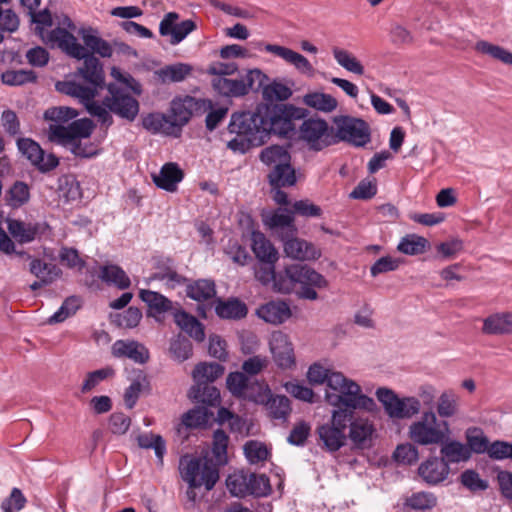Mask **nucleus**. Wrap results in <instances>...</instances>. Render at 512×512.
<instances>
[{"mask_svg":"<svg viewBox=\"0 0 512 512\" xmlns=\"http://www.w3.org/2000/svg\"><path fill=\"white\" fill-rule=\"evenodd\" d=\"M376 397L385 413L391 419H410L421 410V402L416 397H399L392 389L380 387Z\"/></svg>","mask_w":512,"mask_h":512,"instance_id":"obj_9","label":"nucleus"},{"mask_svg":"<svg viewBox=\"0 0 512 512\" xmlns=\"http://www.w3.org/2000/svg\"><path fill=\"white\" fill-rule=\"evenodd\" d=\"M268 181L272 188L290 187L295 185L297 178L290 162L273 167L268 174Z\"/></svg>","mask_w":512,"mask_h":512,"instance_id":"obj_36","label":"nucleus"},{"mask_svg":"<svg viewBox=\"0 0 512 512\" xmlns=\"http://www.w3.org/2000/svg\"><path fill=\"white\" fill-rule=\"evenodd\" d=\"M440 455L447 466L467 462L471 458L470 449L466 444L450 438L440 444Z\"/></svg>","mask_w":512,"mask_h":512,"instance_id":"obj_27","label":"nucleus"},{"mask_svg":"<svg viewBox=\"0 0 512 512\" xmlns=\"http://www.w3.org/2000/svg\"><path fill=\"white\" fill-rule=\"evenodd\" d=\"M405 505L418 511L431 510L437 505V497L432 492H415L406 499Z\"/></svg>","mask_w":512,"mask_h":512,"instance_id":"obj_54","label":"nucleus"},{"mask_svg":"<svg viewBox=\"0 0 512 512\" xmlns=\"http://www.w3.org/2000/svg\"><path fill=\"white\" fill-rule=\"evenodd\" d=\"M409 438L415 444L422 446L440 445L451 435L447 420L438 419L434 411L423 412L419 420L409 426Z\"/></svg>","mask_w":512,"mask_h":512,"instance_id":"obj_6","label":"nucleus"},{"mask_svg":"<svg viewBox=\"0 0 512 512\" xmlns=\"http://www.w3.org/2000/svg\"><path fill=\"white\" fill-rule=\"evenodd\" d=\"M95 125L92 120L82 118L74 120L67 126L54 125L51 128L49 141L64 147L70 146V151L76 157L91 158L98 154L97 147L91 143H82L93 133Z\"/></svg>","mask_w":512,"mask_h":512,"instance_id":"obj_4","label":"nucleus"},{"mask_svg":"<svg viewBox=\"0 0 512 512\" xmlns=\"http://www.w3.org/2000/svg\"><path fill=\"white\" fill-rule=\"evenodd\" d=\"M250 45L257 50H264L268 53H271L281 59H283L286 63L294 66V68L300 72L301 74L307 76L314 75V68L309 60L304 57L302 54L276 44H264L262 41H251Z\"/></svg>","mask_w":512,"mask_h":512,"instance_id":"obj_14","label":"nucleus"},{"mask_svg":"<svg viewBox=\"0 0 512 512\" xmlns=\"http://www.w3.org/2000/svg\"><path fill=\"white\" fill-rule=\"evenodd\" d=\"M415 443H404L396 447L394 451V459L398 463L412 465L419 459V452Z\"/></svg>","mask_w":512,"mask_h":512,"instance_id":"obj_64","label":"nucleus"},{"mask_svg":"<svg viewBox=\"0 0 512 512\" xmlns=\"http://www.w3.org/2000/svg\"><path fill=\"white\" fill-rule=\"evenodd\" d=\"M60 196L67 202L75 201L81 198L82 192L79 182L73 177H63L59 184Z\"/></svg>","mask_w":512,"mask_h":512,"instance_id":"obj_63","label":"nucleus"},{"mask_svg":"<svg viewBox=\"0 0 512 512\" xmlns=\"http://www.w3.org/2000/svg\"><path fill=\"white\" fill-rule=\"evenodd\" d=\"M172 315L174 322L181 330L197 342L204 341L205 332L203 324L196 317L183 310L179 303H176V310L173 311Z\"/></svg>","mask_w":512,"mask_h":512,"instance_id":"obj_20","label":"nucleus"},{"mask_svg":"<svg viewBox=\"0 0 512 512\" xmlns=\"http://www.w3.org/2000/svg\"><path fill=\"white\" fill-rule=\"evenodd\" d=\"M100 279L108 285L124 290L130 287L131 281L126 272L118 265L108 264L101 266Z\"/></svg>","mask_w":512,"mask_h":512,"instance_id":"obj_34","label":"nucleus"},{"mask_svg":"<svg viewBox=\"0 0 512 512\" xmlns=\"http://www.w3.org/2000/svg\"><path fill=\"white\" fill-rule=\"evenodd\" d=\"M192 72V66L187 63L166 65L155 71V76L162 84L184 81Z\"/></svg>","mask_w":512,"mask_h":512,"instance_id":"obj_32","label":"nucleus"},{"mask_svg":"<svg viewBox=\"0 0 512 512\" xmlns=\"http://www.w3.org/2000/svg\"><path fill=\"white\" fill-rule=\"evenodd\" d=\"M264 224L272 230H281V235H295L297 229L294 225V214L287 209H277L265 216Z\"/></svg>","mask_w":512,"mask_h":512,"instance_id":"obj_26","label":"nucleus"},{"mask_svg":"<svg viewBox=\"0 0 512 512\" xmlns=\"http://www.w3.org/2000/svg\"><path fill=\"white\" fill-rule=\"evenodd\" d=\"M260 160L267 166L276 167L280 164L284 165L289 163L291 161V156L284 147L272 145L261 151Z\"/></svg>","mask_w":512,"mask_h":512,"instance_id":"obj_49","label":"nucleus"},{"mask_svg":"<svg viewBox=\"0 0 512 512\" xmlns=\"http://www.w3.org/2000/svg\"><path fill=\"white\" fill-rule=\"evenodd\" d=\"M190 102L191 100L189 95H186L182 98H175L171 102V114L169 118L171 120V124H173V128L177 136L181 134L182 128L189 122V120L193 116Z\"/></svg>","mask_w":512,"mask_h":512,"instance_id":"obj_24","label":"nucleus"},{"mask_svg":"<svg viewBox=\"0 0 512 512\" xmlns=\"http://www.w3.org/2000/svg\"><path fill=\"white\" fill-rule=\"evenodd\" d=\"M450 473V467L442 457L430 456L418 467V475L429 485H438L444 482Z\"/></svg>","mask_w":512,"mask_h":512,"instance_id":"obj_18","label":"nucleus"},{"mask_svg":"<svg viewBox=\"0 0 512 512\" xmlns=\"http://www.w3.org/2000/svg\"><path fill=\"white\" fill-rule=\"evenodd\" d=\"M265 125L262 105L254 111L233 113L227 129L235 137L227 141V148L234 153L245 154L251 147L263 145L268 139Z\"/></svg>","mask_w":512,"mask_h":512,"instance_id":"obj_2","label":"nucleus"},{"mask_svg":"<svg viewBox=\"0 0 512 512\" xmlns=\"http://www.w3.org/2000/svg\"><path fill=\"white\" fill-rule=\"evenodd\" d=\"M335 139L347 142L355 147H364L371 141V131L368 123L361 118L340 116L335 118Z\"/></svg>","mask_w":512,"mask_h":512,"instance_id":"obj_10","label":"nucleus"},{"mask_svg":"<svg viewBox=\"0 0 512 512\" xmlns=\"http://www.w3.org/2000/svg\"><path fill=\"white\" fill-rule=\"evenodd\" d=\"M248 309L245 303L239 299L223 301L217 299L215 313L222 319H241L247 315Z\"/></svg>","mask_w":512,"mask_h":512,"instance_id":"obj_35","label":"nucleus"},{"mask_svg":"<svg viewBox=\"0 0 512 512\" xmlns=\"http://www.w3.org/2000/svg\"><path fill=\"white\" fill-rule=\"evenodd\" d=\"M183 177L182 170L176 163L172 162L164 164L158 174L152 175L154 184L168 192H174Z\"/></svg>","mask_w":512,"mask_h":512,"instance_id":"obj_23","label":"nucleus"},{"mask_svg":"<svg viewBox=\"0 0 512 512\" xmlns=\"http://www.w3.org/2000/svg\"><path fill=\"white\" fill-rule=\"evenodd\" d=\"M213 89L224 97H242L246 95V88L240 79L216 77L212 80Z\"/></svg>","mask_w":512,"mask_h":512,"instance_id":"obj_38","label":"nucleus"},{"mask_svg":"<svg viewBox=\"0 0 512 512\" xmlns=\"http://www.w3.org/2000/svg\"><path fill=\"white\" fill-rule=\"evenodd\" d=\"M212 413L206 407H195L182 415V424L187 428H198L205 426Z\"/></svg>","mask_w":512,"mask_h":512,"instance_id":"obj_58","label":"nucleus"},{"mask_svg":"<svg viewBox=\"0 0 512 512\" xmlns=\"http://www.w3.org/2000/svg\"><path fill=\"white\" fill-rule=\"evenodd\" d=\"M48 41L52 44L56 43L69 56L83 60V65L78 71L88 83L85 85L76 81H59L56 84L57 90L79 99L87 112L97 118L101 126L108 129L114 122L111 111L103 104V101L100 103L94 100L98 90L105 86L104 70L99 59L89 54L73 34L64 30L57 29L51 32Z\"/></svg>","mask_w":512,"mask_h":512,"instance_id":"obj_1","label":"nucleus"},{"mask_svg":"<svg viewBox=\"0 0 512 512\" xmlns=\"http://www.w3.org/2000/svg\"><path fill=\"white\" fill-rule=\"evenodd\" d=\"M458 412V397L451 391H444L438 398L437 414L440 418L453 417Z\"/></svg>","mask_w":512,"mask_h":512,"instance_id":"obj_53","label":"nucleus"},{"mask_svg":"<svg viewBox=\"0 0 512 512\" xmlns=\"http://www.w3.org/2000/svg\"><path fill=\"white\" fill-rule=\"evenodd\" d=\"M186 295L197 302L212 299L216 295L215 283L208 279H198L187 284Z\"/></svg>","mask_w":512,"mask_h":512,"instance_id":"obj_37","label":"nucleus"},{"mask_svg":"<svg viewBox=\"0 0 512 512\" xmlns=\"http://www.w3.org/2000/svg\"><path fill=\"white\" fill-rule=\"evenodd\" d=\"M325 400L335 408H350L374 412L377 409L373 398L362 393V389L355 381L349 382L341 394L325 393Z\"/></svg>","mask_w":512,"mask_h":512,"instance_id":"obj_11","label":"nucleus"},{"mask_svg":"<svg viewBox=\"0 0 512 512\" xmlns=\"http://www.w3.org/2000/svg\"><path fill=\"white\" fill-rule=\"evenodd\" d=\"M111 353L115 358H127L138 364H145L150 359L148 348L136 340H116Z\"/></svg>","mask_w":512,"mask_h":512,"instance_id":"obj_17","label":"nucleus"},{"mask_svg":"<svg viewBox=\"0 0 512 512\" xmlns=\"http://www.w3.org/2000/svg\"><path fill=\"white\" fill-rule=\"evenodd\" d=\"M224 367L219 363L201 362L197 364L193 370L192 376L195 384L208 383L211 384L224 374Z\"/></svg>","mask_w":512,"mask_h":512,"instance_id":"obj_42","label":"nucleus"},{"mask_svg":"<svg viewBox=\"0 0 512 512\" xmlns=\"http://www.w3.org/2000/svg\"><path fill=\"white\" fill-rule=\"evenodd\" d=\"M149 387L147 376L143 373L139 374L124 392V401L128 409H133L137 403L142 390Z\"/></svg>","mask_w":512,"mask_h":512,"instance_id":"obj_56","label":"nucleus"},{"mask_svg":"<svg viewBox=\"0 0 512 512\" xmlns=\"http://www.w3.org/2000/svg\"><path fill=\"white\" fill-rule=\"evenodd\" d=\"M256 315L267 323L279 325L287 321L292 313L289 305L285 301H269L261 305Z\"/></svg>","mask_w":512,"mask_h":512,"instance_id":"obj_22","label":"nucleus"},{"mask_svg":"<svg viewBox=\"0 0 512 512\" xmlns=\"http://www.w3.org/2000/svg\"><path fill=\"white\" fill-rule=\"evenodd\" d=\"M139 297L148 306V315L158 321L160 320V316L168 312L173 314V311L176 310V303H173L169 298L159 292L141 289Z\"/></svg>","mask_w":512,"mask_h":512,"instance_id":"obj_19","label":"nucleus"},{"mask_svg":"<svg viewBox=\"0 0 512 512\" xmlns=\"http://www.w3.org/2000/svg\"><path fill=\"white\" fill-rule=\"evenodd\" d=\"M284 253L287 257L306 261L315 260L320 257V251L312 243L297 238L295 235H282Z\"/></svg>","mask_w":512,"mask_h":512,"instance_id":"obj_16","label":"nucleus"},{"mask_svg":"<svg viewBox=\"0 0 512 512\" xmlns=\"http://www.w3.org/2000/svg\"><path fill=\"white\" fill-rule=\"evenodd\" d=\"M301 121L296 135L310 150L321 151L337 143L333 127H330L324 119L305 117Z\"/></svg>","mask_w":512,"mask_h":512,"instance_id":"obj_8","label":"nucleus"},{"mask_svg":"<svg viewBox=\"0 0 512 512\" xmlns=\"http://www.w3.org/2000/svg\"><path fill=\"white\" fill-rule=\"evenodd\" d=\"M179 470L183 481L188 484L186 498L189 508L196 505L198 495L196 489L204 486L206 491H211L219 480V472L210 461L203 460L200 456L186 454L180 458Z\"/></svg>","mask_w":512,"mask_h":512,"instance_id":"obj_3","label":"nucleus"},{"mask_svg":"<svg viewBox=\"0 0 512 512\" xmlns=\"http://www.w3.org/2000/svg\"><path fill=\"white\" fill-rule=\"evenodd\" d=\"M30 13H31L32 22L36 24V29L39 30V34H40L42 40L52 48L58 47L59 49H61L56 43L52 44L48 41V37L51 32H53L57 29H60V30H64L67 33H69L67 28L72 29V30L75 29V25L72 22V20L68 16H64L61 24L63 26H65L66 28L56 27L50 31H44L45 27H51L52 23H53L52 16H51V13L49 12V10L44 9L39 12H35V10H34ZM70 34H72V33L70 32Z\"/></svg>","mask_w":512,"mask_h":512,"instance_id":"obj_21","label":"nucleus"},{"mask_svg":"<svg viewBox=\"0 0 512 512\" xmlns=\"http://www.w3.org/2000/svg\"><path fill=\"white\" fill-rule=\"evenodd\" d=\"M374 432V426L368 419L358 418L350 423L349 437L356 445L363 444Z\"/></svg>","mask_w":512,"mask_h":512,"instance_id":"obj_48","label":"nucleus"},{"mask_svg":"<svg viewBox=\"0 0 512 512\" xmlns=\"http://www.w3.org/2000/svg\"><path fill=\"white\" fill-rule=\"evenodd\" d=\"M251 249L258 261L278 260L279 253L272 242L260 231L251 234Z\"/></svg>","mask_w":512,"mask_h":512,"instance_id":"obj_30","label":"nucleus"},{"mask_svg":"<svg viewBox=\"0 0 512 512\" xmlns=\"http://www.w3.org/2000/svg\"><path fill=\"white\" fill-rule=\"evenodd\" d=\"M143 127L152 134H164L178 137L169 116L162 113H150L142 120Z\"/></svg>","mask_w":512,"mask_h":512,"instance_id":"obj_33","label":"nucleus"},{"mask_svg":"<svg viewBox=\"0 0 512 512\" xmlns=\"http://www.w3.org/2000/svg\"><path fill=\"white\" fill-rule=\"evenodd\" d=\"M269 349L278 368L288 370L296 366L294 348L287 334L281 331L273 332L269 340Z\"/></svg>","mask_w":512,"mask_h":512,"instance_id":"obj_15","label":"nucleus"},{"mask_svg":"<svg viewBox=\"0 0 512 512\" xmlns=\"http://www.w3.org/2000/svg\"><path fill=\"white\" fill-rule=\"evenodd\" d=\"M169 351L175 360L183 362L191 357L192 344L185 337L178 336L171 340Z\"/></svg>","mask_w":512,"mask_h":512,"instance_id":"obj_62","label":"nucleus"},{"mask_svg":"<svg viewBox=\"0 0 512 512\" xmlns=\"http://www.w3.org/2000/svg\"><path fill=\"white\" fill-rule=\"evenodd\" d=\"M83 41L85 44L84 49L92 56H94L92 53H96L103 58H109L113 54L112 45L99 36L84 34ZM81 46L83 47V45Z\"/></svg>","mask_w":512,"mask_h":512,"instance_id":"obj_51","label":"nucleus"},{"mask_svg":"<svg viewBox=\"0 0 512 512\" xmlns=\"http://www.w3.org/2000/svg\"><path fill=\"white\" fill-rule=\"evenodd\" d=\"M266 409L271 419L287 421L291 413V403L284 395H271L266 402Z\"/></svg>","mask_w":512,"mask_h":512,"instance_id":"obj_41","label":"nucleus"},{"mask_svg":"<svg viewBox=\"0 0 512 512\" xmlns=\"http://www.w3.org/2000/svg\"><path fill=\"white\" fill-rule=\"evenodd\" d=\"M226 385L233 395L258 401V398L250 393V379L243 372H231L227 376Z\"/></svg>","mask_w":512,"mask_h":512,"instance_id":"obj_39","label":"nucleus"},{"mask_svg":"<svg viewBox=\"0 0 512 512\" xmlns=\"http://www.w3.org/2000/svg\"><path fill=\"white\" fill-rule=\"evenodd\" d=\"M78 116V111L76 109L60 106V107H52L47 109L44 112V118L48 121H51L47 130V137L49 138L51 133V128L54 125L66 126L65 124Z\"/></svg>","mask_w":512,"mask_h":512,"instance_id":"obj_43","label":"nucleus"},{"mask_svg":"<svg viewBox=\"0 0 512 512\" xmlns=\"http://www.w3.org/2000/svg\"><path fill=\"white\" fill-rule=\"evenodd\" d=\"M318 435L326 449L330 452L338 451L346 440V434L338 428L330 426L329 423L318 427Z\"/></svg>","mask_w":512,"mask_h":512,"instance_id":"obj_40","label":"nucleus"},{"mask_svg":"<svg viewBox=\"0 0 512 512\" xmlns=\"http://www.w3.org/2000/svg\"><path fill=\"white\" fill-rule=\"evenodd\" d=\"M465 437L466 446L470 449L471 457L473 453L487 454L490 442L482 429L477 427L468 428L465 432Z\"/></svg>","mask_w":512,"mask_h":512,"instance_id":"obj_44","label":"nucleus"},{"mask_svg":"<svg viewBox=\"0 0 512 512\" xmlns=\"http://www.w3.org/2000/svg\"><path fill=\"white\" fill-rule=\"evenodd\" d=\"M277 261L278 260L258 261L254 266L255 279L264 286L272 285V282L275 279V264Z\"/></svg>","mask_w":512,"mask_h":512,"instance_id":"obj_60","label":"nucleus"},{"mask_svg":"<svg viewBox=\"0 0 512 512\" xmlns=\"http://www.w3.org/2000/svg\"><path fill=\"white\" fill-rule=\"evenodd\" d=\"M30 272L39 280L50 279V284L61 275V270L56 265L41 259H33L30 262Z\"/></svg>","mask_w":512,"mask_h":512,"instance_id":"obj_55","label":"nucleus"},{"mask_svg":"<svg viewBox=\"0 0 512 512\" xmlns=\"http://www.w3.org/2000/svg\"><path fill=\"white\" fill-rule=\"evenodd\" d=\"M228 435L222 429H216L213 432V442H212V455L213 458L209 456L200 457L203 460L210 461L214 466H216L219 471V467L227 464V447H228Z\"/></svg>","mask_w":512,"mask_h":512,"instance_id":"obj_31","label":"nucleus"},{"mask_svg":"<svg viewBox=\"0 0 512 512\" xmlns=\"http://www.w3.org/2000/svg\"><path fill=\"white\" fill-rule=\"evenodd\" d=\"M307 106L322 112H332L337 107V100L330 94L322 92H311L303 97Z\"/></svg>","mask_w":512,"mask_h":512,"instance_id":"obj_47","label":"nucleus"},{"mask_svg":"<svg viewBox=\"0 0 512 512\" xmlns=\"http://www.w3.org/2000/svg\"><path fill=\"white\" fill-rule=\"evenodd\" d=\"M107 91L103 104L119 117L134 121L139 113L138 101L117 83H109Z\"/></svg>","mask_w":512,"mask_h":512,"instance_id":"obj_12","label":"nucleus"},{"mask_svg":"<svg viewBox=\"0 0 512 512\" xmlns=\"http://www.w3.org/2000/svg\"><path fill=\"white\" fill-rule=\"evenodd\" d=\"M17 147L21 154L42 173L50 172L59 165V159L55 154L46 153L31 138H19Z\"/></svg>","mask_w":512,"mask_h":512,"instance_id":"obj_13","label":"nucleus"},{"mask_svg":"<svg viewBox=\"0 0 512 512\" xmlns=\"http://www.w3.org/2000/svg\"><path fill=\"white\" fill-rule=\"evenodd\" d=\"M265 128L270 134L293 138L297 134V121L307 117L308 111L291 104L262 105Z\"/></svg>","mask_w":512,"mask_h":512,"instance_id":"obj_5","label":"nucleus"},{"mask_svg":"<svg viewBox=\"0 0 512 512\" xmlns=\"http://www.w3.org/2000/svg\"><path fill=\"white\" fill-rule=\"evenodd\" d=\"M482 331L487 335L512 334V312L488 316L483 321Z\"/></svg>","mask_w":512,"mask_h":512,"instance_id":"obj_29","label":"nucleus"},{"mask_svg":"<svg viewBox=\"0 0 512 512\" xmlns=\"http://www.w3.org/2000/svg\"><path fill=\"white\" fill-rule=\"evenodd\" d=\"M45 229L43 223H25L20 220H9L8 231L20 243H29L39 237Z\"/></svg>","mask_w":512,"mask_h":512,"instance_id":"obj_25","label":"nucleus"},{"mask_svg":"<svg viewBox=\"0 0 512 512\" xmlns=\"http://www.w3.org/2000/svg\"><path fill=\"white\" fill-rule=\"evenodd\" d=\"M139 447L144 449H153L159 464H163V458L166 454V442L161 435L152 433L141 434L137 437Z\"/></svg>","mask_w":512,"mask_h":512,"instance_id":"obj_50","label":"nucleus"},{"mask_svg":"<svg viewBox=\"0 0 512 512\" xmlns=\"http://www.w3.org/2000/svg\"><path fill=\"white\" fill-rule=\"evenodd\" d=\"M1 80L6 85L19 86L34 82L36 75L33 71L28 70H7L2 73Z\"/></svg>","mask_w":512,"mask_h":512,"instance_id":"obj_61","label":"nucleus"},{"mask_svg":"<svg viewBox=\"0 0 512 512\" xmlns=\"http://www.w3.org/2000/svg\"><path fill=\"white\" fill-rule=\"evenodd\" d=\"M30 199V188L23 181H16L8 191L7 203L12 208H19Z\"/></svg>","mask_w":512,"mask_h":512,"instance_id":"obj_57","label":"nucleus"},{"mask_svg":"<svg viewBox=\"0 0 512 512\" xmlns=\"http://www.w3.org/2000/svg\"><path fill=\"white\" fill-rule=\"evenodd\" d=\"M429 245L428 240L417 234H408L401 238L397 249L405 255H419L426 251Z\"/></svg>","mask_w":512,"mask_h":512,"instance_id":"obj_45","label":"nucleus"},{"mask_svg":"<svg viewBox=\"0 0 512 512\" xmlns=\"http://www.w3.org/2000/svg\"><path fill=\"white\" fill-rule=\"evenodd\" d=\"M333 56L336 62L347 71L354 73L356 75L364 74L363 65L348 51L339 48H334Z\"/></svg>","mask_w":512,"mask_h":512,"instance_id":"obj_59","label":"nucleus"},{"mask_svg":"<svg viewBox=\"0 0 512 512\" xmlns=\"http://www.w3.org/2000/svg\"><path fill=\"white\" fill-rule=\"evenodd\" d=\"M250 473L237 471L226 479V486L231 495L245 497L249 495Z\"/></svg>","mask_w":512,"mask_h":512,"instance_id":"obj_46","label":"nucleus"},{"mask_svg":"<svg viewBox=\"0 0 512 512\" xmlns=\"http://www.w3.org/2000/svg\"><path fill=\"white\" fill-rule=\"evenodd\" d=\"M188 397L203 407H216L220 404V391L208 383L194 384L188 391Z\"/></svg>","mask_w":512,"mask_h":512,"instance_id":"obj_28","label":"nucleus"},{"mask_svg":"<svg viewBox=\"0 0 512 512\" xmlns=\"http://www.w3.org/2000/svg\"><path fill=\"white\" fill-rule=\"evenodd\" d=\"M298 284H313L318 288H324L327 281L323 275L307 265L292 264L276 272L272 288L278 293L290 294L295 291Z\"/></svg>","mask_w":512,"mask_h":512,"instance_id":"obj_7","label":"nucleus"},{"mask_svg":"<svg viewBox=\"0 0 512 512\" xmlns=\"http://www.w3.org/2000/svg\"><path fill=\"white\" fill-rule=\"evenodd\" d=\"M475 50L479 53L488 55L493 59L499 60L504 64L512 66V52L499 45L481 40L475 44Z\"/></svg>","mask_w":512,"mask_h":512,"instance_id":"obj_52","label":"nucleus"}]
</instances>
